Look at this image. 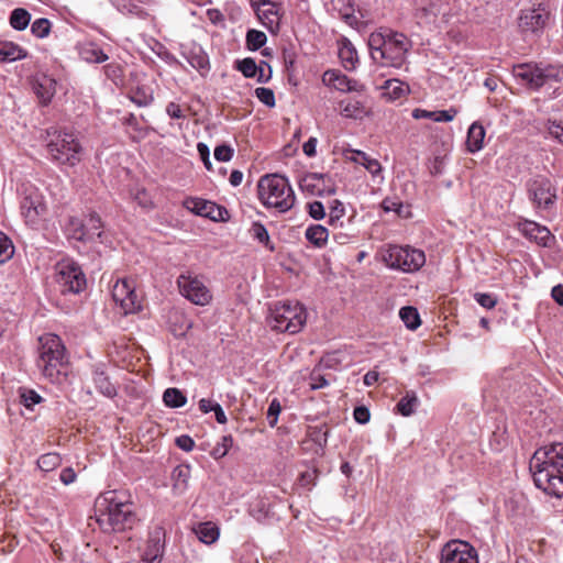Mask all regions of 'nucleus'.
<instances>
[{
  "label": "nucleus",
  "instance_id": "obj_25",
  "mask_svg": "<svg viewBox=\"0 0 563 563\" xmlns=\"http://www.w3.org/2000/svg\"><path fill=\"white\" fill-rule=\"evenodd\" d=\"M185 207L190 211L195 212L198 216L207 217L212 220H217L218 217L214 216V210H218V216H221V209L213 202L207 201L199 198H190L185 201Z\"/></svg>",
  "mask_w": 563,
  "mask_h": 563
},
{
  "label": "nucleus",
  "instance_id": "obj_13",
  "mask_svg": "<svg viewBox=\"0 0 563 563\" xmlns=\"http://www.w3.org/2000/svg\"><path fill=\"white\" fill-rule=\"evenodd\" d=\"M177 284L180 294L195 305L206 306L212 299L210 290L198 277L180 275Z\"/></svg>",
  "mask_w": 563,
  "mask_h": 563
},
{
  "label": "nucleus",
  "instance_id": "obj_31",
  "mask_svg": "<svg viewBox=\"0 0 563 563\" xmlns=\"http://www.w3.org/2000/svg\"><path fill=\"white\" fill-rule=\"evenodd\" d=\"M339 56L345 69L352 70L355 68L357 62V52L350 42H343L340 49Z\"/></svg>",
  "mask_w": 563,
  "mask_h": 563
},
{
  "label": "nucleus",
  "instance_id": "obj_4",
  "mask_svg": "<svg viewBox=\"0 0 563 563\" xmlns=\"http://www.w3.org/2000/svg\"><path fill=\"white\" fill-rule=\"evenodd\" d=\"M37 367L52 383H60L66 376L65 346L60 338L53 333H46L38 338Z\"/></svg>",
  "mask_w": 563,
  "mask_h": 563
},
{
  "label": "nucleus",
  "instance_id": "obj_9",
  "mask_svg": "<svg viewBox=\"0 0 563 563\" xmlns=\"http://www.w3.org/2000/svg\"><path fill=\"white\" fill-rule=\"evenodd\" d=\"M383 261L393 269L413 273L424 265L426 256L422 251L410 246L388 245L383 253Z\"/></svg>",
  "mask_w": 563,
  "mask_h": 563
},
{
  "label": "nucleus",
  "instance_id": "obj_28",
  "mask_svg": "<svg viewBox=\"0 0 563 563\" xmlns=\"http://www.w3.org/2000/svg\"><path fill=\"white\" fill-rule=\"evenodd\" d=\"M305 236L316 247H322L328 241L329 232L328 229L321 224H312L307 228Z\"/></svg>",
  "mask_w": 563,
  "mask_h": 563
},
{
  "label": "nucleus",
  "instance_id": "obj_40",
  "mask_svg": "<svg viewBox=\"0 0 563 563\" xmlns=\"http://www.w3.org/2000/svg\"><path fill=\"white\" fill-rule=\"evenodd\" d=\"M62 463L60 455L58 453H46L38 457L37 466L44 472H51L58 467Z\"/></svg>",
  "mask_w": 563,
  "mask_h": 563
},
{
  "label": "nucleus",
  "instance_id": "obj_62",
  "mask_svg": "<svg viewBox=\"0 0 563 563\" xmlns=\"http://www.w3.org/2000/svg\"><path fill=\"white\" fill-rule=\"evenodd\" d=\"M175 442L179 449L186 452H190L195 446V441L189 435L185 434L176 438Z\"/></svg>",
  "mask_w": 563,
  "mask_h": 563
},
{
  "label": "nucleus",
  "instance_id": "obj_8",
  "mask_svg": "<svg viewBox=\"0 0 563 563\" xmlns=\"http://www.w3.org/2000/svg\"><path fill=\"white\" fill-rule=\"evenodd\" d=\"M269 327L278 332L298 333L307 321V312L299 302H278L271 310Z\"/></svg>",
  "mask_w": 563,
  "mask_h": 563
},
{
  "label": "nucleus",
  "instance_id": "obj_37",
  "mask_svg": "<svg viewBox=\"0 0 563 563\" xmlns=\"http://www.w3.org/2000/svg\"><path fill=\"white\" fill-rule=\"evenodd\" d=\"M85 233L87 240H93L95 238L101 236V219L97 213H90L89 217L84 222Z\"/></svg>",
  "mask_w": 563,
  "mask_h": 563
},
{
  "label": "nucleus",
  "instance_id": "obj_15",
  "mask_svg": "<svg viewBox=\"0 0 563 563\" xmlns=\"http://www.w3.org/2000/svg\"><path fill=\"white\" fill-rule=\"evenodd\" d=\"M440 563H478L475 549L465 541L451 540L441 550Z\"/></svg>",
  "mask_w": 563,
  "mask_h": 563
},
{
  "label": "nucleus",
  "instance_id": "obj_30",
  "mask_svg": "<svg viewBox=\"0 0 563 563\" xmlns=\"http://www.w3.org/2000/svg\"><path fill=\"white\" fill-rule=\"evenodd\" d=\"M341 114L345 118L360 119L365 114V108L361 101L344 99L340 102Z\"/></svg>",
  "mask_w": 563,
  "mask_h": 563
},
{
  "label": "nucleus",
  "instance_id": "obj_39",
  "mask_svg": "<svg viewBox=\"0 0 563 563\" xmlns=\"http://www.w3.org/2000/svg\"><path fill=\"white\" fill-rule=\"evenodd\" d=\"M253 239L264 244L269 251H274V245L271 243L269 234L266 228L261 222H254L250 229Z\"/></svg>",
  "mask_w": 563,
  "mask_h": 563
},
{
  "label": "nucleus",
  "instance_id": "obj_35",
  "mask_svg": "<svg viewBox=\"0 0 563 563\" xmlns=\"http://www.w3.org/2000/svg\"><path fill=\"white\" fill-rule=\"evenodd\" d=\"M31 20V14L23 8H16L11 12L10 25L18 31H23L27 27Z\"/></svg>",
  "mask_w": 563,
  "mask_h": 563
},
{
  "label": "nucleus",
  "instance_id": "obj_23",
  "mask_svg": "<svg viewBox=\"0 0 563 563\" xmlns=\"http://www.w3.org/2000/svg\"><path fill=\"white\" fill-rule=\"evenodd\" d=\"M345 158L350 162L362 165L373 176L378 175L382 170L380 163L362 151L346 150Z\"/></svg>",
  "mask_w": 563,
  "mask_h": 563
},
{
  "label": "nucleus",
  "instance_id": "obj_47",
  "mask_svg": "<svg viewBox=\"0 0 563 563\" xmlns=\"http://www.w3.org/2000/svg\"><path fill=\"white\" fill-rule=\"evenodd\" d=\"M255 96L265 106L269 108L275 107V95L271 88L258 87L255 89Z\"/></svg>",
  "mask_w": 563,
  "mask_h": 563
},
{
  "label": "nucleus",
  "instance_id": "obj_22",
  "mask_svg": "<svg viewBox=\"0 0 563 563\" xmlns=\"http://www.w3.org/2000/svg\"><path fill=\"white\" fill-rule=\"evenodd\" d=\"M92 380L100 394L108 398L117 396V388L110 382L109 376L106 374L104 366L102 364L95 365L92 368Z\"/></svg>",
  "mask_w": 563,
  "mask_h": 563
},
{
  "label": "nucleus",
  "instance_id": "obj_12",
  "mask_svg": "<svg viewBox=\"0 0 563 563\" xmlns=\"http://www.w3.org/2000/svg\"><path fill=\"white\" fill-rule=\"evenodd\" d=\"M528 195L537 209H548L556 200V189L544 176H537L528 183Z\"/></svg>",
  "mask_w": 563,
  "mask_h": 563
},
{
  "label": "nucleus",
  "instance_id": "obj_56",
  "mask_svg": "<svg viewBox=\"0 0 563 563\" xmlns=\"http://www.w3.org/2000/svg\"><path fill=\"white\" fill-rule=\"evenodd\" d=\"M310 388L316 390L323 387H327L329 385L328 379L321 375L319 372L313 371L310 375Z\"/></svg>",
  "mask_w": 563,
  "mask_h": 563
},
{
  "label": "nucleus",
  "instance_id": "obj_11",
  "mask_svg": "<svg viewBox=\"0 0 563 563\" xmlns=\"http://www.w3.org/2000/svg\"><path fill=\"white\" fill-rule=\"evenodd\" d=\"M21 212L30 225H37L47 213L45 197L37 187L32 184H23L21 187Z\"/></svg>",
  "mask_w": 563,
  "mask_h": 563
},
{
  "label": "nucleus",
  "instance_id": "obj_34",
  "mask_svg": "<svg viewBox=\"0 0 563 563\" xmlns=\"http://www.w3.org/2000/svg\"><path fill=\"white\" fill-rule=\"evenodd\" d=\"M399 317L410 330H416L421 324L418 310L411 306L402 307L399 311Z\"/></svg>",
  "mask_w": 563,
  "mask_h": 563
},
{
  "label": "nucleus",
  "instance_id": "obj_20",
  "mask_svg": "<svg viewBox=\"0 0 563 563\" xmlns=\"http://www.w3.org/2000/svg\"><path fill=\"white\" fill-rule=\"evenodd\" d=\"M519 229L527 239L534 241L540 246H549L554 239L547 227L534 221L526 220L519 224Z\"/></svg>",
  "mask_w": 563,
  "mask_h": 563
},
{
  "label": "nucleus",
  "instance_id": "obj_29",
  "mask_svg": "<svg viewBox=\"0 0 563 563\" xmlns=\"http://www.w3.org/2000/svg\"><path fill=\"white\" fill-rule=\"evenodd\" d=\"M194 531L197 538L206 544H211L216 542L219 538V529L212 522L199 523Z\"/></svg>",
  "mask_w": 563,
  "mask_h": 563
},
{
  "label": "nucleus",
  "instance_id": "obj_6",
  "mask_svg": "<svg viewBox=\"0 0 563 563\" xmlns=\"http://www.w3.org/2000/svg\"><path fill=\"white\" fill-rule=\"evenodd\" d=\"M257 190L263 205L278 212H286L295 205V192L284 176L277 174L263 176L257 184Z\"/></svg>",
  "mask_w": 563,
  "mask_h": 563
},
{
  "label": "nucleus",
  "instance_id": "obj_42",
  "mask_svg": "<svg viewBox=\"0 0 563 563\" xmlns=\"http://www.w3.org/2000/svg\"><path fill=\"white\" fill-rule=\"evenodd\" d=\"M329 223L332 227H342L341 219L345 214V208L344 205L340 200H333L329 207Z\"/></svg>",
  "mask_w": 563,
  "mask_h": 563
},
{
  "label": "nucleus",
  "instance_id": "obj_14",
  "mask_svg": "<svg viewBox=\"0 0 563 563\" xmlns=\"http://www.w3.org/2000/svg\"><path fill=\"white\" fill-rule=\"evenodd\" d=\"M550 19V12L545 7L539 4L536 8H529L521 10L518 19V26L523 34H540L543 32L548 21Z\"/></svg>",
  "mask_w": 563,
  "mask_h": 563
},
{
  "label": "nucleus",
  "instance_id": "obj_49",
  "mask_svg": "<svg viewBox=\"0 0 563 563\" xmlns=\"http://www.w3.org/2000/svg\"><path fill=\"white\" fill-rule=\"evenodd\" d=\"M233 445V439L231 435H224L221 439V442L213 449L212 455L216 459L224 456L230 448Z\"/></svg>",
  "mask_w": 563,
  "mask_h": 563
},
{
  "label": "nucleus",
  "instance_id": "obj_45",
  "mask_svg": "<svg viewBox=\"0 0 563 563\" xmlns=\"http://www.w3.org/2000/svg\"><path fill=\"white\" fill-rule=\"evenodd\" d=\"M14 246L12 241L0 231V263H4L12 258Z\"/></svg>",
  "mask_w": 563,
  "mask_h": 563
},
{
  "label": "nucleus",
  "instance_id": "obj_10",
  "mask_svg": "<svg viewBox=\"0 0 563 563\" xmlns=\"http://www.w3.org/2000/svg\"><path fill=\"white\" fill-rule=\"evenodd\" d=\"M55 280L63 294H79L87 285L86 275L81 267L70 258L56 263Z\"/></svg>",
  "mask_w": 563,
  "mask_h": 563
},
{
  "label": "nucleus",
  "instance_id": "obj_2",
  "mask_svg": "<svg viewBox=\"0 0 563 563\" xmlns=\"http://www.w3.org/2000/svg\"><path fill=\"white\" fill-rule=\"evenodd\" d=\"M95 514L99 528L107 533L125 531L136 522L133 504L115 490L106 492L96 499Z\"/></svg>",
  "mask_w": 563,
  "mask_h": 563
},
{
  "label": "nucleus",
  "instance_id": "obj_27",
  "mask_svg": "<svg viewBox=\"0 0 563 563\" xmlns=\"http://www.w3.org/2000/svg\"><path fill=\"white\" fill-rule=\"evenodd\" d=\"M485 139V130L482 124L474 122L468 131H467V137H466V146L467 150L472 153H475L483 147Z\"/></svg>",
  "mask_w": 563,
  "mask_h": 563
},
{
  "label": "nucleus",
  "instance_id": "obj_59",
  "mask_svg": "<svg viewBox=\"0 0 563 563\" xmlns=\"http://www.w3.org/2000/svg\"><path fill=\"white\" fill-rule=\"evenodd\" d=\"M322 180H323V176L322 175L311 174V175H308L307 177H305L302 179L301 187L303 189L311 190V192H314L312 190V188L317 187L318 184L320 181H322Z\"/></svg>",
  "mask_w": 563,
  "mask_h": 563
},
{
  "label": "nucleus",
  "instance_id": "obj_17",
  "mask_svg": "<svg viewBox=\"0 0 563 563\" xmlns=\"http://www.w3.org/2000/svg\"><path fill=\"white\" fill-rule=\"evenodd\" d=\"M255 10L263 25L267 27L271 33H278L282 18L279 13V4L272 0H258V4Z\"/></svg>",
  "mask_w": 563,
  "mask_h": 563
},
{
  "label": "nucleus",
  "instance_id": "obj_58",
  "mask_svg": "<svg viewBox=\"0 0 563 563\" xmlns=\"http://www.w3.org/2000/svg\"><path fill=\"white\" fill-rule=\"evenodd\" d=\"M457 114V110L451 108L449 110H438L435 111V118H433L434 122H450Z\"/></svg>",
  "mask_w": 563,
  "mask_h": 563
},
{
  "label": "nucleus",
  "instance_id": "obj_60",
  "mask_svg": "<svg viewBox=\"0 0 563 563\" xmlns=\"http://www.w3.org/2000/svg\"><path fill=\"white\" fill-rule=\"evenodd\" d=\"M353 416H354L355 421L361 423V424L367 423L369 421V419H371V412L364 406L356 407L354 409Z\"/></svg>",
  "mask_w": 563,
  "mask_h": 563
},
{
  "label": "nucleus",
  "instance_id": "obj_55",
  "mask_svg": "<svg viewBox=\"0 0 563 563\" xmlns=\"http://www.w3.org/2000/svg\"><path fill=\"white\" fill-rule=\"evenodd\" d=\"M308 213L314 220H321L325 217L324 206L320 201H312L308 203Z\"/></svg>",
  "mask_w": 563,
  "mask_h": 563
},
{
  "label": "nucleus",
  "instance_id": "obj_18",
  "mask_svg": "<svg viewBox=\"0 0 563 563\" xmlns=\"http://www.w3.org/2000/svg\"><path fill=\"white\" fill-rule=\"evenodd\" d=\"M322 81L328 87L334 88L342 92L363 91L364 86L354 79H350L346 75L336 69L324 71Z\"/></svg>",
  "mask_w": 563,
  "mask_h": 563
},
{
  "label": "nucleus",
  "instance_id": "obj_19",
  "mask_svg": "<svg viewBox=\"0 0 563 563\" xmlns=\"http://www.w3.org/2000/svg\"><path fill=\"white\" fill-rule=\"evenodd\" d=\"M164 537L165 531L161 527H156L151 532L141 563H159L164 550Z\"/></svg>",
  "mask_w": 563,
  "mask_h": 563
},
{
  "label": "nucleus",
  "instance_id": "obj_46",
  "mask_svg": "<svg viewBox=\"0 0 563 563\" xmlns=\"http://www.w3.org/2000/svg\"><path fill=\"white\" fill-rule=\"evenodd\" d=\"M51 22L45 18L36 19L31 25V32L34 36L38 38H44L48 36L51 32Z\"/></svg>",
  "mask_w": 563,
  "mask_h": 563
},
{
  "label": "nucleus",
  "instance_id": "obj_54",
  "mask_svg": "<svg viewBox=\"0 0 563 563\" xmlns=\"http://www.w3.org/2000/svg\"><path fill=\"white\" fill-rule=\"evenodd\" d=\"M382 208L385 212H395L398 216L402 214L404 205L401 201L391 198H385L382 202Z\"/></svg>",
  "mask_w": 563,
  "mask_h": 563
},
{
  "label": "nucleus",
  "instance_id": "obj_44",
  "mask_svg": "<svg viewBox=\"0 0 563 563\" xmlns=\"http://www.w3.org/2000/svg\"><path fill=\"white\" fill-rule=\"evenodd\" d=\"M67 232L71 239H75L77 241H86V233H85V225L84 222L79 219H70Z\"/></svg>",
  "mask_w": 563,
  "mask_h": 563
},
{
  "label": "nucleus",
  "instance_id": "obj_21",
  "mask_svg": "<svg viewBox=\"0 0 563 563\" xmlns=\"http://www.w3.org/2000/svg\"><path fill=\"white\" fill-rule=\"evenodd\" d=\"M56 80L47 75H38L33 80V91L42 106L51 103L56 93Z\"/></svg>",
  "mask_w": 563,
  "mask_h": 563
},
{
  "label": "nucleus",
  "instance_id": "obj_33",
  "mask_svg": "<svg viewBox=\"0 0 563 563\" xmlns=\"http://www.w3.org/2000/svg\"><path fill=\"white\" fill-rule=\"evenodd\" d=\"M418 397L415 393H406V395L398 401L397 404V411L404 416L409 417L411 416L418 405Z\"/></svg>",
  "mask_w": 563,
  "mask_h": 563
},
{
  "label": "nucleus",
  "instance_id": "obj_24",
  "mask_svg": "<svg viewBox=\"0 0 563 563\" xmlns=\"http://www.w3.org/2000/svg\"><path fill=\"white\" fill-rule=\"evenodd\" d=\"M78 54L86 63L101 64L109 56L93 42H81L77 45Z\"/></svg>",
  "mask_w": 563,
  "mask_h": 563
},
{
  "label": "nucleus",
  "instance_id": "obj_53",
  "mask_svg": "<svg viewBox=\"0 0 563 563\" xmlns=\"http://www.w3.org/2000/svg\"><path fill=\"white\" fill-rule=\"evenodd\" d=\"M233 148L229 145L222 144L214 148V158L219 162H229L233 156Z\"/></svg>",
  "mask_w": 563,
  "mask_h": 563
},
{
  "label": "nucleus",
  "instance_id": "obj_43",
  "mask_svg": "<svg viewBox=\"0 0 563 563\" xmlns=\"http://www.w3.org/2000/svg\"><path fill=\"white\" fill-rule=\"evenodd\" d=\"M235 68L240 70L244 77L253 78L257 75L258 66L255 60L251 57L236 60Z\"/></svg>",
  "mask_w": 563,
  "mask_h": 563
},
{
  "label": "nucleus",
  "instance_id": "obj_1",
  "mask_svg": "<svg viewBox=\"0 0 563 563\" xmlns=\"http://www.w3.org/2000/svg\"><path fill=\"white\" fill-rule=\"evenodd\" d=\"M536 486L548 495L563 496V443L538 449L529 462Z\"/></svg>",
  "mask_w": 563,
  "mask_h": 563
},
{
  "label": "nucleus",
  "instance_id": "obj_52",
  "mask_svg": "<svg viewBox=\"0 0 563 563\" xmlns=\"http://www.w3.org/2000/svg\"><path fill=\"white\" fill-rule=\"evenodd\" d=\"M282 407L277 399H273L269 404L268 410H267V421L269 427H275L278 421V416L280 413Z\"/></svg>",
  "mask_w": 563,
  "mask_h": 563
},
{
  "label": "nucleus",
  "instance_id": "obj_5",
  "mask_svg": "<svg viewBox=\"0 0 563 563\" xmlns=\"http://www.w3.org/2000/svg\"><path fill=\"white\" fill-rule=\"evenodd\" d=\"M46 148L53 162L70 167L80 163L84 148L78 137L65 130H46Z\"/></svg>",
  "mask_w": 563,
  "mask_h": 563
},
{
  "label": "nucleus",
  "instance_id": "obj_41",
  "mask_svg": "<svg viewBox=\"0 0 563 563\" xmlns=\"http://www.w3.org/2000/svg\"><path fill=\"white\" fill-rule=\"evenodd\" d=\"M266 34L257 30H249L246 33V46L250 51H257L265 45Z\"/></svg>",
  "mask_w": 563,
  "mask_h": 563
},
{
  "label": "nucleus",
  "instance_id": "obj_32",
  "mask_svg": "<svg viewBox=\"0 0 563 563\" xmlns=\"http://www.w3.org/2000/svg\"><path fill=\"white\" fill-rule=\"evenodd\" d=\"M383 88L386 90V95L393 100L400 99L409 91V86L398 79L386 80Z\"/></svg>",
  "mask_w": 563,
  "mask_h": 563
},
{
  "label": "nucleus",
  "instance_id": "obj_3",
  "mask_svg": "<svg viewBox=\"0 0 563 563\" xmlns=\"http://www.w3.org/2000/svg\"><path fill=\"white\" fill-rule=\"evenodd\" d=\"M411 46V41L404 33L388 27H380L368 36L371 57L382 66L402 67Z\"/></svg>",
  "mask_w": 563,
  "mask_h": 563
},
{
  "label": "nucleus",
  "instance_id": "obj_63",
  "mask_svg": "<svg viewBox=\"0 0 563 563\" xmlns=\"http://www.w3.org/2000/svg\"><path fill=\"white\" fill-rule=\"evenodd\" d=\"M167 114L173 119H183L185 118L184 111L181 107L175 102H169L166 107Z\"/></svg>",
  "mask_w": 563,
  "mask_h": 563
},
{
  "label": "nucleus",
  "instance_id": "obj_36",
  "mask_svg": "<svg viewBox=\"0 0 563 563\" xmlns=\"http://www.w3.org/2000/svg\"><path fill=\"white\" fill-rule=\"evenodd\" d=\"M163 401L169 408L183 407L187 398L178 388H167L163 394Z\"/></svg>",
  "mask_w": 563,
  "mask_h": 563
},
{
  "label": "nucleus",
  "instance_id": "obj_64",
  "mask_svg": "<svg viewBox=\"0 0 563 563\" xmlns=\"http://www.w3.org/2000/svg\"><path fill=\"white\" fill-rule=\"evenodd\" d=\"M208 20L213 24L218 25L221 24L224 21V15L222 12L218 9H208L207 12Z\"/></svg>",
  "mask_w": 563,
  "mask_h": 563
},
{
  "label": "nucleus",
  "instance_id": "obj_7",
  "mask_svg": "<svg viewBox=\"0 0 563 563\" xmlns=\"http://www.w3.org/2000/svg\"><path fill=\"white\" fill-rule=\"evenodd\" d=\"M514 77L527 88L539 90L563 81V65L525 63L512 67Z\"/></svg>",
  "mask_w": 563,
  "mask_h": 563
},
{
  "label": "nucleus",
  "instance_id": "obj_26",
  "mask_svg": "<svg viewBox=\"0 0 563 563\" xmlns=\"http://www.w3.org/2000/svg\"><path fill=\"white\" fill-rule=\"evenodd\" d=\"M27 56L25 49L12 42H0V62L10 63Z\"/></svg>",
  "mask_w": 563,
  "mask_h": 563
},
{
  "label": "nucleus",
  "instance_id": "obj_57",
  "mask_svg": "<svg viewBox=\"0 0 563 563\" xmlns=\"http://www.w3.org/2000/svg\"><path fill=\"white\" fill-rule=\"evenodd\" d=\"M22 401L25 407L32 408L42 400V397L34 390H24L21 394Z\"/></svg>",
  "mask_w": 563,
  "mask_h": 563
},
{
  "label": "nucleus",
  "instance_id": "obj_61",
  "mask_svg": "<svg viewBox=\"0 0 563 563\" xmlns=\"http://www.w3.org/2000/svg\"><path fill=\"white\" fill-rule=\"evenodd\" d=\"M473 297L476 300V302L478 305H481L483 308H486V309L493 308V297L490 294L474 292Z\"/></svg>",
  "mask_w": 563,
  "mask_h": 563
},
{
  "label": "nucleus",
  "instance_id": "obj_38",
  "mask_svg": "<svg viewBox=\"0 0 563 563\" xmlns=\"http://www.w3.org/2000/svg\"><path fill=\"white\" fill-rule=\"evenodd\" d=\"M190 477L189 465H178L173 471L174 488L184 490L187 488L188 479Z\"/></svg>",
  "mask_w": 563,
  "mask_h": 563
},
{
  "label": "nucleus",
  "instance_id": "obj_16",
  "mask_svg": "<svg viewBox=\"0 0 563 563\" xmlns=\"http://www.w3.org/2000/svg\"><path fill=\"white\" fill-rule=\"evenodd\" d=\"M112 297L125 313H133L141 309V301L135 292L134 283L132 280H118L113 286Z\"/></svg>",
  "mask_w": 563,
  "mask_h": 563
},
{
  "label": "nucleus",
  "instance_id": "obj_51",
  "mask_svg": "<svg viewBox=\"0 0 563 563\" xmlns=\"http://www.w3.org/2000/svg\"><path fill=\"white\" fill-rule=\"evenodd\" d=\"M550 136L563 144V123L549 120L545 124Z\"/></svg>",
  "mask_w": 563,
  "mask_h": 563
},
{
  "label": "nucleus",
  "instance_id": "obj_48",
  "mask_svg": "<svg viewBox=\"0 0 563 563\" xmlns=\"http://www.w3.org/2000/svg\"><path fill=\"white\" fill-rule=\"evenodd\" d=\"M188 60L194 68L200 71L209 68V59L203 52L192 53Z\"/></svg>",
  "mask_w": 563,
  "mask_h": 563
},
{
  "label": "nucleus",
  "instance_id": "obj_50",
  "mask_svg": "<svg viewBox=\"0 0 563 563\" xmlns=\"http://www.w3.org/2000/svg\"><path fill=\"white\" fill-rule=\"evenodd\" d=\"M504 433H506L504 431ZM499 444H503L500 451H504V461L509 462L511 465L515 462L516 452L515 449L510 445L509 437L503 434L501 440L498 442Z\"/></svg>",
  "mask_w": 563,
  "mask_h": 563
}]
</instances>
